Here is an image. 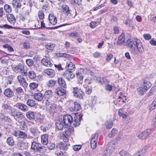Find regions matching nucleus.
<instances>
[{"mask_svg": "<svg viewBox=\"0 0 156 156\" xmlns=\"http://www.w3.org/2000/svg\"><path fill=\"white\" fill-rule=\"evenodd\" d=\"M48 135L45 134L41 136V143L44 145H46L48 143Z\"/></svg>", "mask_w": 156, "mask_h": 156, "instance_id": "24", "label": "nucleus"}, {"mask_svg": "<svg viewBox=\"0 0 156 156\" xmlns=\"http://www.w3.org/2000/svg\"><path fill=\"white\" fill-rule=\"evenodd\" d=\"M37 129L36 128L32 127L30 129L31 133L34 136L37 134Z\"/></svg>", "mask_w": 156, "mask_h": 156, "instance_id": "64", "label": "nucleus"}, {"mask_svg": "<svg viewBox=\"0 0 156 156\" xmlns=\"http://www.w3.org/2000/svg\"><path fill=\"white\" fill-rule=\"evenodd\" d=\"M151 86V84L150 82H144L137 89L138 94L141 95L144 94Z\"/></svg>", "mask_w": 156, "mask_h": 156, "instance_id": "3", "label": "nucleus"}, {"mask_svg": "<svg viewBox=\"0 0 156 156\" xmlns=\"http://www.w3.org/2000/svg\"><path fill=\"white\" fill-rule=\"evenodd\" d=\"M124 35L121 34L118 38V40L116 43L117 45H120L122 44L124 41Z\"/></svg>", "mask_w": 156, "mask_h": 156, "instance_id": "32", "label": "nucleus"}, {"mask_svg": "<svg viewBox=\"0 0 156 156\" xmlns=\"http://www.w3.org/2000/svg\"><path fill=\"white\" fill-rule=\"evenodd\" d=\"M27 137V134L25 132L21 131L19 130V138L22 139H25Z\"/></svg>", "mask_w": 156, "mask_h": 156, "instance_id": "42", "label": "nucleus"}, {"mask_svg": "<svg viewBox=\"0 0 156 156\" xmlns=\"http://www.w3.org/2000/svg\"><path fill=\"white\" fill-rule=\"evenodd\" d=\"M4 9L5 12L8 13H10L12 11L11 7L8 4H6L4 5Z\"/></svg>", "mask_w": 156, "mask_h": 156, "instance_id": "45", "label": "nucleus"}, {"mask_svg": "<svg viewBox=\"0 0 156 156\" xmlns=\"http://www.w3.org/2000/svg\"><path fill=\"white\" fill-rule=\"evenodd\" d=\"M117 130L116 128H113V129L110 132V133L108 135V136L109 138H111L114 136H115V134L117 133Z\"/></svg>", "mask_w": 156, "mask_h": 156, "instance_id": "43", "label": "nucleus"}, {"mask_svg": "<svg viewBox=\"0 0 156 156\" xmlns=\"http://www.w3.org/2000/svg\"><path fill=\"white\" fill-rule=\"evenodd\" d=\"M113 123L112 121H107L105 123L106 128L108 129L111 128L113 126Z\"/></svg>", "mask_w": 156, "mask_h": 156, "instance_id": "54", "label": "nucleus"}, {"mask_svg": "<svg viewBox=\"0 0 156 156\" xmlns=\"http://www.w3.org/2000/svg\"><path fill=\"white\" fill-rule=\"evenodd\" d=\"M151 129H148L141 133L139 135V138L141 139H145L147 138L151 133Z\"/></svg>", "mask_w": 156, "mask_h": 156, "instance_id": "7", "label": "nucleus"}, {"mask_svg": "<svg viewBox=\"0 0 156 156\" xmlns=\"http://www.w3.org/2000/svg\"><path fill=\"white\" fill-rule=\"evenodd\" d=\"M69 25V24H62V25H59L57 26H55L54 27H46V28L47 29H48L54 30V29H57L59 27H61L63 26L67 25Z\"/></svg>", "mask_w": 156, "mask_h": 156, "instance_id": "51", "label": "nucleus"}, {"mask_svg": "<svg viewBox=\"0 0 156 156\" xmlns=\"http://www.w3.org/2000/svg\"><path fill=\"white\" fill-rule=\"evenodd\" d=\"M31 149L34 151L43 154L46 151V147L42 146L40 144L37 143L35 141L32 143L31 147Z\"/></svg>", "mask_w": 156, "mask_h": 156, "instance_id": "2", "label": "nucleus"}, {"mask_svg": "<svg viewBox=\"0 0 156 156\" xmlns=\"http://www.w3.org/2000/svg\"><path fill=\"white\" fill-rule=\"evenodd\" d=\"M52 96V92L51 90L46 91L44 94V97L46 99H48Z\"/></svg>", "mask_w": 156, "mask_h": 156, "instance_id": "28", "label": "nucleus"}, {"mask_svg": "<svg viewBox=\"0 0 156 156\" xmlns=\"http://www.w3.org/2000/svg\"><path fill=\"white\" fill-rule=\"evenodd\" d=\"M27 76L30 79H33L36 77V74L34 71L31 70L27 73Z\"/></svg>", "mask_w": 156, "mask_h": 156, "instance_id": "38", "label": "nucleus"}, {"mask_svg": "<svg viewBox=\"0 0 156 156\" xmlns=\"http://www.w3.org/2000/svg\"><path fill=\"white\" fill-rule=\"evenodd\" d=\"M98 135L96 133L93 136L90 141V146L92 149H95L96 147Z\"/></svg>", "mask_w": 156, "mask_h": 156, "instance_id": "8", "label": "nucleus"}, {"mask_svg": "<svg viewBox=\"0 0 156 156\" xmlns=\"http://www.w3.org/2000/svg\"><path fill=\"white\" fill-rule=\"evenodd\" d=\"M8 21L12 24H14L16 22V19L15 16L11 14H9L7 16Z\"/></svg>", "mask_w": 156, "mask_h": 156, "instance_id": "29", "label": "nucleus"}, {"mask_svg": "<svg viewBox=\"0 0 156 156\" xmlns=\"http://www.w3.org/2000/svg\"><path fill=\"white\" fill-rule=\"evenodd\" d=\"M47 147L49 150H53L55 147V144L54 143H50L48 144Z\"/></svg>", "mask_w": 156, "mask_h": 156, "instance_id": "58", "label": "nucleus"}, {"mask_svg": "<svg viewBox=\"0 0 156 156\" xmlns=\"http://www.w3.org/2000/svg\"><path fill=\"white\" fill-rule=\"evenodd\" d=\"M45 47L47 50L52 51L55 47V45L51 43H48L46 44Z\"/></svg>", "mask_w": 156, "mask_h": 156, "instance_id": "40", "label": "nucleus"}, {"mask_svg": "<svg viewBox=\"0 0 156 156\" xmlns=\"http://www.w3.org/2000/svg\"><path fill=\"white\" fill-rule=\"evenodd\" d=\"M41 62L44 65L47 67H51L53 64L47 59L43 58L41 60Z\"/></svg>", "mask_w": 156, "mask_h": 156, "instance_id": "27", "label": "nucleus"}, {"mask_svg": "<svg viewBox=\"0 0 156 156\" xmlns=\"http://www.w3.org/2000/svg\"><path fill=\"white\" fill-rule=\"evenodd\" d=\"M18 81L20 84H22L24 88L28 86V84L26 82L24 78L22 75H18L17 76Z\"/></svg>", "mask_w": 156, "mask_h": 156, "instance_id": "10", "label": "nucleus"}, {"mask_svg": "<svg viewBox=\"0 0 156 156\" xmlns=\"http://www.w3.org/2000/svg\"><path fill=\"white\" fill-rule=\"evenodd\" d=\"M12 5L13 7L15 9L20 8L21 6L20 0H13L12 1Z\"/></svg>", "mask_w": 156, "mask_h": 156, "instance_id": "22", "label": "nucleus"}, {"mask_svg": "<svg viewBox=\"0 0 156 156\" xmlns=\"http://www.w3.org/2000/svg\"><path fill=\"white\" fill-rule=\"evenodd\" d=\"M83 116V114H80L79 115V118H78L76 117H74L73 123V126L76 127L80 125V120L82 119Z\"/></svg>", "mask_w": 156, "mask_h": 156, "instance_id": "14", "label": "nucleus"}, {"mask_svg": "<svg viewBox=\"0 0 156 156\" xmlns=\"http://www.w3.org/2000/svg\"><path fill=\"white\" fill-rule=\"evenodd\" d=\"M115 147V142L112 141L110 142L106 148V151L108 152V153L107 154V156L110 154L113 151Z\"/></svg>", "mask_w": 156, "mask_h": 156, "instance_id": "5", "label": "nucleus"}, {"mask_svg": "<svg viewBox=\"0 0 156 156\" xmlns=\"http://www.w3.org/2000/svg\"><path fill=\"white\" fill-rule=\"evenodd\" d=\"M44 73L47 74L50 78L54 77L55 75V72L54 70L50 69H48L44 70Z\"/></svg>", "mask_w": 156, "mask_h": 156, "instance_id": "12", "label": "nucleus"}, {"mask_svg": "<svg viewBox=\"0 0 156 156\" xmlns=\"http://www.w3.org/2000/svg\"><path fill=\"white\" fill-rule=\"evenodd\" d=\"M73 92L74 96L80 99H82L84 95V93L81 90H78L77 87L73 88Z\"/></svg>", "mask_w": 156, "mask_h": 156, "instance_id": "6", "label": "nucleus"}, {"mask_svg": "<svg viewBox=\"0 0 156 156\" xmlns=\"http://www.w3.org/2000/svg\"><path fill=\"white\" fill-rule=\"evenodd\" d=\"M57 82L60 87L64 88H66L67 86L66 82L63 78L62 77L58 78Z\"/></svg>", "mask_w": 156, "mask_h": 156, "instance_id": "18", "label": "nucleus"}, {"mask_svg": "<svg viewBox=\"0 0 156 156\" xmlns=\"http://www.w3.org/2000/svg\"><path fill=\"white\" fill-rule=\"evenodd\" d=\"M6 143L9 145L10 146H13L14 145L15 142L12 136H10L8 137L6 140Z\"/></svg>", "mask_w": 156, "mask_h": 156, "instance_id": "34", "label": "nucleus"}, {"mask_svg": "<svg viewBox=\"0 0 156 156\" xmlns=\"http://www.w3.org/2000/svg\"><path fill=\"white\" fill-rule=\"evenodd\" d=\"M27 144L21 140H19L17 144V147L20 150H23L27 148Z\"/></svg>", "mask_w": 156, "mask_h": 156, "instance_id": "17", "label": "nucleus"}, {"mask_svg": "<svg viewBox=\"0 0 156 156\" xmlns=\"http://www.w3.org/2000/svg\"><path fill=\"white\" fill-rule=\"evenodd\" d=\"M74 107H70V110L72 111H77L80 110L81 108L80 105L77 102H75L74 103Z\"/></svg>", "mask_w": 156, "mask_h": 156, "instance_id": "25", "label": "nucleus"}, {"mask_svg": "<svg viewBox=\"0 0 156 156\" xmlns=\"http://www.w3.org/2000/svg\"><path fill=\"white\" fill-rule=\"evenodd\" d=\"M125 24L129 27L133 28V26L132 22L130 20L127 19L125 21Z\"/></svg>", "mask_w": 156, "mask_h": 156, "instance_id": "52", "label": "nucleus"}, {"mask_svg": "<svg viewBox=\"0 0 156 156\" xmlns=\"http://www.w3.org/2000/svg\"><path fill=\"white\" fill-rule=\"evenodd\" d=\"M69 36L71 37H80V34L76 31H74L69 34Z\"/></svg>", "mask_w": 156, "mask_h": 156, "instance_id": "47", "label": "nucleus"}, {"mask_svg": "<svg viewBox=\"0 0 156 156\" xmlns=\"http://www.w3.org/2000/svg\"><path fill=\"white\" fill-rule=\"evenodd\" d=\"M155 108H156V101L154 100L151 104L149 109L150 111H151Z\"/></svg>", "mask_w": 156, "mask_h": 156, "instance_id": "48", "label": "nucleus"}, {"mask_svg": "<svg viewBox=\"0 0 156 156\" xmlns=\"http://www.w3.org/2000/svg\"><path fill=\"white\" fill-rule=\"evenodd\" d=\"M3 47L5 48H7L8 50L9 51L12 52L14 51L13 48L8 44L4 45H3Z\"/></svg>", "mask_w": 156, "mask_h": 156, "instance_id": "46", "label": "nucleus"}, {"mask_svg": "<svg viewBox=\"0 0 156 156\" xmlns=\"http://www.w3.org/2000/svg\"><path fill=\"white\" fill-rule=\"evenodd\" d=\"M23 47L24 48L27 49L30 48L29 43V41H26L24 42L23 44Z\"/></svg>", "mask_w": 156, "mask_h": 156, "instance_id": "60", "label": "nucleus"}, {"mask_svg": "<svg viewBox=\"0 0 156 156\" xmlns=\"http://www.w3.org/2000/svg\"><path fill=\"white\" fill-rule=\"evenodd\" d=\"M85 88V92L87 94H89L92 91V87L90 86H87L86 85H84Z\"/></svg>", "mask_w": 156, "mask_h": 156, "instance_id": "53", "label": "nucleus"}, {"mask_svg": "<svg viewBox=\"0 0 156 156\" xmlns=\"http://www.w3.org/2000/svg\"><path fill=\"white\" fill-rule=\"evenodd\" d=\"M26 62L29 66H32L34 64V61L31 59H27Z\"/></svg>", "mask_w": 156, "mask_h": 156, "instance_id": "59", "label": "nucleus"}, {"mask_svg": "<svg viewBox=\"0 0 156 156\" xmlns=\"http://www.w3.org/2000/svg\"><path fill=\"white\" fill-rule=\"evenodd\" d=\"M4 94L6 97L11 98L14 95L13 91L10 88L6 89L4 93Z\"/></svg>", "mask_w": 156, "mask_h": 156, "instance_id": "21", "label": "nucleus"}, {"mask_svg": "<svg viewBox=\"0 0 156 156\" xmlns=\"http://www.w3.org/2000/svg\"><path fill=\"white\" fill-rule=\"evenodd\" d=\"M9 111V114L10 115L15 118V115L18 111L13 107H12Z\"/></svg>", "mask_w": 156, "mask_h": 156, "instance_id": "41", "label": "nucleus"}, {"mask_svg": "<svg viewBox=\"0 0 156 156\" xmlns=\"http://www.w3.org/2000/svg\"><path fill=\"white\" fill-rule=\"evenodd\" d=\"M15 118L22 119L23 118V114L21 112L17 111L15 115Z\"/></svg>", "mask_w": 156, "mask_h": 156, "instance_id": "50", "label": "nucleus"}, {"mask_svg": "<svg viewBox=\"0 0 156 156\" xmlns=\"http://www.w3.org/2000/svg\"><path fill=\"white\" fill-rule=\"evenodd\" d=\"M50 22L52 25H55L57 23V18L54 15L53 13H50L48 16Z\"/></svg>", "mask_w": 156, "mask_h": 156, "instance_id": "13", "label": "nucleus"}, {"mask_svg": "<svg viewBox=\"0 0 156 156\" xmlns=\"http://www.w3.org/2000/svg\"><path fill=\"white\" fill-rule=\"evenodd\" d=\"M22 65L20 63L19 64L16 66L13 65L12 66V69L15 72H19Z\"/></svg>", "mask_w": 156, "mask_h": 156, "instance_id": "37", "label": "nucleus"}, {"mask_svg": "<svg viewBox=\"0 0 156 156\" xmlns=\"http://www.w3.org/2000/svg\"><path fill=\"white\" fill-rule=\"evenodd\" d=\"M97 82L101 85L106 84L108 83L107 79L102 77H98L96 79Z\"/></svg>", "mask_w": 156, "mask_h": 156, "instance_id": "16", "label": "nucleus"}, {"mask_svg": "<svg viewBox=\"0 0 156 156\" xmlns=\"http://www.w3.org/2000/svg\"><path fill=\"white\" fill-rule=\"evenodd\" d=\"M61 10L62 12L67 15L70 13L69 7L66 5H63L62 6Z\"/></svg>", "mask_w": 156, "mask_h": 156, "instance_id": "20", "label": "nucleus"}, {"mask_svg": "<svg viewBox=\"0 0 156 156\" xmlns=\"http://www.w3.org/2000/svg\"><path fill=\"white\" fill-rule=\"evenodd\" d=\"M15 90L17 94H20L23 91V89L20 87H19L16 88Z\"/></svg>", "mask_w": 156, "mask_h": 156, "instance_id": "61", "label": "nucleus"}, {"mask_svg": "<svg viewBox=\"0 0 156 156\" xmlns=\"http://www.w3.org/2000/svg\"><path fill=\"white\" fill-rule=\"evenodd\" d=\"M59 147L61 149H63L65 150L68 148L67 144L66 143H60L58 145H56V147Z\"/></svg>", "mask_w": 156, "mask_h": 156, "instance_id": "30", "label": "nucleus"}, {"mask_svg": "<svg viewBox=\"0 0 156 156\" xmlns=\"http://www.w3.org/2000/svg\"><path fill=\"white\" fill-rule=\"evenodd\" d=\"M56 82V81L54 80H50L48 82L47 85L49 87H52L55 85Z\"/></svg>", "mask_w": 156, "mask_h": 156, "instance_id": "44", "label": "nucleus"}, {"mask_svg": "<svg viewBox=\"0 0 156 156\" xmlns=\"http://www.w3.org/2000/svg\"><path fill=\"white\" fill-rule=\"evenodd\" d=\"M16 107L24 112L27 111L28 109V107L26 105L21 103H18L16 104Z\"/></svg>", "mask_w": 156, "mask_h": 156, "instance_id": "11", "label": "nucleus"}, {"mask_svg": "<svg viewBox=\"0 0 156 156\" xmlns=\"http://www.w3.org/2000/svg\"><path fill=\"white\" fill-rule=\"evenodd\" d=\"M38 15L40 19L43 20L44 19V14L43 12L39 11L38 12Z\"/></svg>", "mask_w": 156, "mask_h": 156, "instance_id": "62", "label": "nucleus"}, {"mask_svg": "<svg viewBox=\"0 0 156 156\" xmlns=\"http://www.w3.org/2000/svg\"><path fill=\"white\" fill-rule=\"evenodd\" d=\"M27 126L26 122H21L20 126V128L22 130H25L27 128Z\"/></svg>", "mask_w": 156, "mask_h": 156, "instance_id": "55", "label": "nucleus"}, {"mask_svg": "<svg viewBox=\"0 0 156 156\" xmlns=\"http://www.w3.org/2000/svg\"><path fill=\"white\" fill-rule=\"evenodd\" d=\"M38 85V83L33 82L31 83L30 84V89L31 90H33L37 88Z\"/></svg>", "mask_w": 156, "mask_h": 156, "instance_id": "49", "label": "nucleus"}, {"mask_svg": "<svg viewBox=\"0 0 156 156\" xmlns=\"http://www.w3.org/2000/svg\"><path fill=\"white\" fill-rule=\"evenodd\" d=\"M33 96L34 98L38 101H41L44 98L43 95L41 93H35Z\"/></svg>", "mask_w": 156, "mask_h": 156, "instance_id": "23", "label": "nucleus"}, {"mask_svg": "<svg viewBox=\"0 0 156 156\" xmlns=\"http://www.w3.org/2000/svg\"><path fill=\"white\" fill-rule=\"evenodd\" d=\"M121 156H129L130 154L123 150L121 151L119 153Z\"/></svg>", "mask_w": 156, "mask_h": 156, "instance_id": "56", "label": "nucleus"}, {"mask_svg": "<svg viewBox=\"0 0 156 156\" xmlns=\"http://www.w3.org/2000/svg\"><path fill=\"white\" fill-rule=\"evenodd\" d=\"M26 104L29 106L33 107L36 105V102L34 100L29 99L27 101Z\"/></svg>", "mask_w": 156, "mask_h": 156, "instance_id": "36", "label": "nucleus"}, {"mask_svg": "<svg viewBox=\"0 0 156 156\" xmlns=\"http://www.w3.org/2000/svg\"><path fill=\"white\" fill-rule=\"evenodd\" d=\"M63 75L68 81L70 79H73L75 76L74 74L70 71H67L63 73Z\"/></svg>", "mask_w": 156, "mask_h": 156, "instance_id": "9", "label": "nucleus"}, {"mask_svg": "<svg viewBox=\"0 0 156 156\" xmlns=\"http://www.w3.org/2000/svg\"><path fill=\"white\" fill-rule=\"evenodd\" d=\"M74 121L72 116L69 115H66L63 117L62 122H63L64 126L67 128L70 126L72 122L73 123Z\"/></svg>", "mask_w": 156, "mask_h": 156, "instance_id": "4", "label": "nucleus"}, {"mask_svg": "<svg viewBox=\"0 0 156 156\" xmlns=\"http://www.w3.org/2000/svg\"><path fill=\"white\" fill-rule=\"evenodd\" d=\"M56 125L58 130H61L63 128L64 126L63 122H62V121H58L56 122Z\"/></svg>", "mask_w": 156, "mask_h": 156, "instance_id": "39", "label": "nucleus"}, {"mask_svg": "<svg viewBox=\"0 0 156 156\" xmlns=\"http://www.w3.org/2000/svg\"><path fill=\"white\" fill-rule=\"evenodd\" d=\"M75 65L74 63L71 62H67L66 63V68L67 71H72L75 70Z\"/></svg>", "mask_w": 156, "mask_h": 156, "instance_id": "15", "label": "nucleus"}, {"mask_svg": "<svg viewBox=\"0 0 156 156\" xmlns=\"http://www.w3.org/2000/svg\"><path fill=\"white\" fill-rule=\"evenodd\" d=\"M55 92L59 96H63L65 95L66 91L62 87H58L55 90Z\"/></svg>", "mask_w": 156, "mask_h": 156, "instance_id": "19", "label": "nucleus"}, {"mask_svg": "<svg viewBox=\"0 0 156 156\" xmlns=\"http://www.w3.org/2000/svg\"><path fill=\"white\" fill-rule=\"evenodd\" d=\"M98 23L92 21L90 23V26L91 28H94L96 27L98 25Z\"/></svg>", "mask_w": 156, "mask_h": 156, "instance_id": "57", "label": "nucleus"}, {"mask_svg": "<svg viewBox=\"0 0 156 156\" xmlns=\"http://www.w3.org/2000/svg\"><path fill=\"white\" fill-rule=\"evenodd\" d=\"M26 115L27 118L30 120H33L34 119V112H28L26 113Z\"/></svg>", "mask_w": 156, "mask_h": 156, "instance_id": "31", "label": "nucleus"}, {"mask_svg": "<svg viewBox=\"0 0 156 156\" xmlns=\"http://www.w3.org/2000/svg\"><path fill=\"white\" fill-rule=\"evenodd\" d=\"M69 128L66 130L63 133V135H66L67 136H69L70 134L73 133L74 131V128L72 126H69Z\"/></svg>", "mask_w": 156, "mask_h": 156, "instance_id": "26", "label": "nucleus"}, {"mask_svg": "<svg viewBox=\"0 0 156 156\" xmlns=\"http://www.w3.org/2000/svg\"><path fill=\"white\" fill-rule=\"evenodd\" d=\"M126 45L134 55H139L144 52L143 44L139 39L135 38L133 41L128 40L126 42Z\"/></svg>", "mask_w": 156, "mask_h": 156, "instance_id": "1", "label": "nucleus"}, {"mask_svg": "<svg viewBox=\"0 0 156 156\" xmlns=\"http://www.w3.org/2000/svg\"><path fill=\"white\" fill-rule=\"evenodd\" d=\"M146 151V147H144L141 150L136 153L134 154V156H143L144 154Z\"/></svg>", "mask_w": 156, "mask_h": 156, "instance_id": "35", "label": "nucleus"}, {"mask_svg": "<svg viewBox=\"0 0 156 156\" xmlns=\"http://www.w3.org/2000/svg\"><path fill=\"white\" fill-rule=\"evenodd\" d=\"M41 129L44 132H46L47 130L49 129V128L48 127L44 125L40 127Z\"/></svg>", "mask_w": 156, "mask_h": 156, "instance_id": "63", "label": "nucleus"}, {"mask_svg": "<svg viewBox=\"0 0 156 156\" xmlns=\"http://www.w3.org/2000/svg\"><path fill=\"white\" fill-rule=\"evenodd\" d=\"M19 72L21 73L23 76H27V67L24 65H22L21 69H20V70Z\"/></svg>", "mask_w": 156, "mask_h": 156, "instance_id": "33", "label": "nucleus"}]
</instances>
